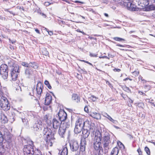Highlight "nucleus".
<instances>
[{
	"mask_svg": "<svg viewBox=\"0 0 155 155\" xmlns=\"http://www.w3.org/2000/svg\"><path fill=\"white\" fill-rule=\"evenodd\" d=\"M117 144L118 146L120 148H123V149L124 148V146L123 144L122 143H121L120 142V141L118 142H117Z\"/></svg>",
	"mask_w": 155,
	"mask_h": 155,
	"instance_id": "obj_35",
	"label": "nucleus"
},
{
	"mask_svg": "<svg viewBox=\"0 0 155 155\" xmlns=\"http://www.w3.org/2000/svg\"><path fill=\"white\" fill-rule=\"evenodd\" d=\"M113 71L115 72H119L120 71V69H119L114 68L113 69Z\"/></svg>",
	"mask_w": 155,
	"mask_h": 155,
	"instance_id": "obj_51",
	"label": "nucleus"
},
{
	"mask_svg": "<svg viewBox=\"0 0 155 155\" xmlns=\"http://www.w3.org/2000/svg\"><path fill=\"white\" fill-rule=\"evenodd\" d=\"M126 45H120V44H117L116 45V46H120L121 47H126Z\"/></svg>",
	"mask_w": 155,
	"mask_h": 155,
	"instance_id": "obj_47",
	"label": "nucleus"
},
{
	"mask_svg": "<svg viewBox=\"0 0 155 155\" xmlns=\"http://www.w3.org/2000/svg\"><path fill=\"white\" fill-rule=\"evenodd\" d=\"M3 141H1L0 140V153H2V151H1V150L2 149H3V146H2V142Z\"/></svg>",
	"mask_w": 155,
	"mask_h": 155,
	"instance_id": "obj_43",
	"label": "nucleus"
},
{
	"mask_svg": "<svg viewBox=\"0 0 155 155\" xmlns=\"http://www.w3.org/2000/svg\"><path fill=\"white\" fill-rule=\"evenodd\" d=\"M123 89L124 91L127 92H131L130 89L128 87L126 86L124 87Z\"/></svg>",
	"mask_w": 155,
	"mask_h": 155,
	"instance_id": "obj_40",
	"label": "nucleus"
},
{
	"mask_svg": "<svg viewBox=\"0 0 155 155\" xmlns=\"http://www.w3.org/2000/svg\"><path fill=\"white\" fill-rule=\"evenodd\" d=\"M9 40L10 41V42H11L12 44H13L14 43H15L16 41H12V40H11V39H9Z\"/></svg>",
	"mask_w": 155,
	"mask_h": 155,
	"instance_id": "obj_61",
	"label": "nucleus"
},
{
	"mask_svg": "<svg viewBox=\"0 0 155 155\" xmlns=\"http://www.w3.org/2000/svg\"><path fill=\"white\" fill-rule=\"evenodd\" d=\"M34 91L33 90H32V92H29L28 94V95L30 96H31V98H32V97L34 96V93L33 92Z\"/></svg>",
	"mask_w": 155,
	"mask_h": 155,
	"instance_id": "obj_45",
	"label": "nucleus"
},
{
	"mask_svg": "<svg viewBox=\"0 0 155 155\" xmlns=\"http://www.w3.org/2000/svg\"><path fill=\"white\" fill-rule=\"evenodd\" d=\"M27 144L24 146L23 148L24 155H33L34 153V144L33 142L30 139L27 141Z\"/></svg>",
	"mask_w": 155,
	"mask_h": 155,
	"instance_id": "obj_3",
	"label": "nucleus"
},
{
	"mask_svg": "<svg viewBox=\"0 0 155 155\" xmlns=\"http://www.w3.org/2000/svg\"><path fill=\"white\" fill-rule=\"evenodd\" d=\"M140 79L143 82V83H146L147 81L146 80H144V79H143L142 77H141L140 78Z\"/></svg>",
	"mask_w": 155,
	"mask_h": 155,
	"instance_id": "obj_54",
	"label": "nucleus"
},
{
	"mask_svg": "<svg viewBox=\"0 0 155 155\" xmlns=\"http://www.w3.org/2000/svg\"><path fill=\"white\" fill-rule=\"evenodd\" d=\"M33 72V70L29 68H26L25 69V74L26 77L28 78L32 76Z\"/></svg>",
	"mask_w": 155,
	"mask_h": 155,
	"instance_id": "obj_13",
	"label": "nucleus"
},
{
	"mask_svg": "<svg viewBox=\"0 0 155 155\" xmlns=\"http://www.w3.org/2000/svg\"><path fill=\"white\" fill-rule=\"evenodd\" d=\"M70 122L69 120H66V122L62 125V127H64L67 130L70 126Z\"/></svg>",
	"mask_w": 155,
	"mask_h": 155,
	"instance_id": "obj_30",
	"label": "nucleus"
},
{
	"mask_svg": "<svg viewBox=\"0 0 155 155\" xmlns=\"http://www.w3.org/2000/svg\"><path fill=\"white\" fill-rule=\"evenodd\" d=\"M18 70L20 72V67L17 64H14L11 68L10 72H14V73H16L17 70Z\"/></svg>",
	"mask_w": 155,
	"mask_h": 155,
	"instance_id": "obj_18",
	"label": "nucleus"
},
{
	"mask_svg": "<svg viewBox=\"0 0 155 155\" xmlns=\"http://www.w3.org/2000/svg\"><path fill=\"white\" fill-rule=\"evenodd\" d=\"M67 130L64 127H62V125L60 126L58 130V134L61 137H64L65 132Z\"/></svg>",
	"mask_w": 155,
	"mask_h": 155,
	"instance_id": "obj_14",
	"label": "nucleus"
},
{
	"mask_svg": "<svg viewBox=\"0 0 155 155\" xmlns=\"http://www.w3.org/2000/svg\"><path fill=\"white\" fill-rule=\"evenodd\" d=\"M22 120L23 123L24 124V125H27L28 124V122L27 119L25 118H21Z\"/></svg>",
	"mask_w": 155,
	"mask_h": 155,
	"instance_id": "obj_38",
	"label": "nucleus"
},
{
	"mask_svg": "<svg viewBox=\"0 0 155 155\" xmlns=\"http://www.w3.org/2000/svg\"><path fill=\"white\" fill-rule=\"evenodd\" d=\"M137 151L138 152L139 155L142 154V152L141 151L140 149V148H139L137 150Z\"/></svg>",
	"mask_w": 155,
	"mask_h": 155,
	"instance_id": "obj_48",
	"label": "nucleus"
},
{
	"mask_svg": "<svg viewBox=\"0 0 155 155\" xmlns=\"http://www.w3.org/2000/svg\"><path fill=\"white\" fill-rule=\"evenodd\" d=\"M103 115L104 117H107L110 121L112 122L113 123L116 124L117 122V121L116 120L113 119L107 113H104Z\"/></svg>",
	"mask_w": 155,
	"mask_h": 155,
	"instance_id": "obj_26",
	"label": "nucleus"
},
{
	"mask_svg": "<svg viewBox=\"0 0 155 155\" xmlns=\"http://www.w3.org/2000/svg\"><path fill=\"white\" fill-rule=\"evenodd\" d=\"M4 139V135L2 132L0 131V140L3 141Z\"/></svg>",
	"mask_w": 155,
	"mask_h": 155,
	"instance_id": "obj_41",
	"label": "nucleus"
},
{
	"mask_svg": "<svg viewBox=\"0 0 155 155\" xmlns=\"http://www.w3.org/2000/svg\"><path fill=\"white\" fill-rule=\"evenodd\" d=\"M35 31L37 33H38V34H39L40 33V32H39V30L37 29H35Z\"/></svg>",
	"mask_w": 155,
	"mask_h": 155,
	"instance_id": "obj_62",
	"label": "nucleus"
},
{
	"mask_svg": "<svg viewBox=\"0 0 155 155\" xmlns=\"http://www.w3.org/2000/svg\"><path fill=\"white\" fill-rule=\"evenodd\" d=\"M102 142L103 143V147L105 150L109 149V144L111 142L110 140V135L107 133H105L104 134L102 138Z\"/></svg>",
	"mask_w": 155,
	"mask_h": 155,
	"instance_id": "obj_6",
	"label": "nucleus"
},
{
	"mask_svg": "<svg viewBox=\"0 0 155 155\" xmlns=\"http://www.w3.org/2000/svg\"><path fill=\"white\" fill-rule=\"evenodd\" d=\"M3 71L5 73H6L7 74H8V69H5L4 70H3Z\"/></svg>",
	"mask_w": 155,
	"mask_h": 155,
	"instance_id": "obj_60",
	"label": "nucleus"
},
{
	"mask_svg": "<svg viewBox=\"0 0 155 155\" xmlns=\"http://www.w3.org/2000/svg\"><path fill=\"white\" fill-rule=\"evenodd\" d=\"M81 146L80 150L82 152L85 151V142L84 141H81Z\"/></svg>",
	"mask_w": 155,
	"mask_h": 155,
	"instance_id": "obj_28",
	"label": "nucleus"
},
{
	"mask_svg": "<svg viewBox=\"0 0 155 155\" xmlns=\"http://www.w3.org/2000/svg\"><path fill=\"white\" fill-rule=\"evenodd\" d=\"M91 116L93 118L97 119H100L101 118L100 114L96 112H93L91 114Z\"/></svg>",
	"mask_w": 155,
	"mask_h": 155,
	"instance_id": "obj_27",
	"label": "nucleus"
},
{
	"mask_svg": "<svg viewBox=\"0 0 155 155\" xmlns=\"http://www.w3.org/2000/svg\"><path fill=\"white\" fill-rule=\"evenodd\" d=\"M91 56L93 57H97V55L95 54H92V53H90V55Z\"/></svg>",
	"mask_w": 155,
	"mask_h": 155,
	"instance_id": "obj_52",
	"label": "nucleus"
},
{
	"mask_svg": "<svg viewBox=\"0 0 155 155\" xmlns=\"http://www.w3.org/2000/svg\"><path fill=\"white\" fill-rule=\"evenodd\" d=\"M68 150L66 146L63 147L62 150H60L59 153V155H67Z\"/></svg>",
	"mask_w": 155,
	"mask_h": 155,
	"instance_id": "obj_20",
	"label": "nucleus"
},
{
	"mask_svg": "<svg viewBox=\"0 0 155 155\" xmlns=\"http://www.w3.org/2000/svg\"><path fill=\"white\" fill-rule=\"evenodd\" d=\"M146 10L147 11L153 10L155 8L153 5H148L145 8Z\"/></svg>",
	"mask_w": 155,
	"mask_h": 155,
	"instance_id": "obj_31",
	"label": "nucleus"
},
{
	"mask_svg": "<svg viewBox=\"0 0 155 155\" xmlns=\"http://www.w3.org/2000/svg\"><path fill=\"white\" fill-rule=\"evenodd\" d=\"M7 98L3 96L0 99V106L2 109L5 111H7L10 108V105Z\"/></svg>",
	"mask_w": 155,
	"mask_h": 155,
	"instance_id": "obj_5",
	"label": "nucleus"
},
{
	"mask_svg": "<svg viewBox=\"0 0 155 155\" xmlns=\"http://www.w3.org/2000/svg\"><path fill=\"white\" fill-rule=\"evenodd\" d=\"M91 100L93 101H95L97 99V98L94 95H92L91 97Z\"/></svg>",
	"mask_w": 155,
	"mask_h": 155,
	"instance_id": "obj_42",
	"label": "nucleus"
},
{
	"mask_svg": "<svg viewBox=\"0 0 155 155\" xmlns=\"http://www.w3.org/2000/svg\"><path fill=\"white\" fill-rule=\"evenodd\" d=\"M42 52L43 55L46 56L48 55L49 54V52L45 49L43 50Z\"/></svg>",
	"mask_w": 155,
	"mask_h": 155,
	"instance_id": "obj_37",
	"label": "nucleus"
},
{
	"mask_svg": "<svg viewBox=\"0 0 155 155\" xmlns=\"http://www.w3.org/2000/svg\"><path fill=\"white\" fill-rule=\"evenodd\" d=\"M139 93H140L141 94L143 95V96H145L146 95V94L144 93H143V92L141 91H139Z\"/></svg>",
	"mask_w": 155,
	"mask_h": 155,
	"instance_id": "obj_59",
	"label": "nucleus"
},
{
	"mask_svg": "<svg viewBox=\"0 0 155 155\" xmlns=\"http://www.w3.org/2000/svg\"><path fill=\"white\" fill-rule=\"evenodd\" d=\"M112 0L114 2H117V3H118L120 5V4L119 3V2H121V0Z\"/></svg>",
	"mask_w": 155,
	"mask_h": 155,
	"instance_id": "obj_55",
	"label": "nucleus"
},
{
	"mask_svg": "<svg viewBox=\"0 0 155 155\" xmlns=\"http://www.w3.org/2000/svg\"><path fill=\"white\" fill-rule=\"evenodd\" d=\"M17 8L19 9H20V10H22L23 11H24V8L23 7H22V6L21 7L20 6H18L17 7Z\"/></svg>",
	"mask_w": 155,
	"mask_h": 155,
	"instance_id": "obj_50",
	"label": "nucleus"
},
{
	"mask_svg": "<svg viewBox=\"0 0 155 155\" xmlns=\"http://www.w3.org/2000/svg\"><path fill=\"white\" fill-rule=\"evenodd\" d=\"M92 143L95 150H99V152L103 153L102 147L101 146V136L100 133L97 135H95Z\"/></svg>",
	"mask_w": 155,
	"mask_h": 155,
	"instance_id": "obj_2",
	"label": "nucleus"
},
{
	"mask_svg": "<svg viewBox=\"0 0 155 155\" xmlns=\"http://www.w3.org/2000/svg\"><path fill=\"white\" fill-rule=\"evenodd\" d=\"M21 64L23 66L27 67V68H29V66H30L29 63H28L26 62H22L21 63Z\"/></svg>",
	"mask_w": 155,
	"mask_h": 155,
	"instance_id": "obj_33",
	"label": "nucleus"
},
{
	"mask_svg": "<svg viewBox=\"0 0 155 155\" xmlns=\"http://www.w3.org/2000/svg\"><path fill=\"white\" fill-rule=\"evenodd\" d=\"M133 73H134V74H136V75H138L139 74V71H134V72H133Z\"/></svg>",
	"mask_w": 155,
	"mask_h": 155,
	"instance_id": "obj_57",
	"label": "nucleus"
},
{
	"mask_svg": "<svg viewBox=\"0 0 155 155\" xmlns=\"http://www.w3.org/2000/svg\"><path fill=\"white\" fill-rule=\"evenodd\" d=\"M72 99L77 103H79L80 101V97L78 96V95L75 94H72Z\"/></svg>",
	"mask_w": 155,
	"mask_h": 155,
	"instance_id": "obj_25",
	"label": "nucleus"
},
{
	"mask_svg": "<svg viewBox=\"0 0 155 155\" xmlns=\"http://www.w3.org/2000/svg\"><path fill=\"white\" fill-rule=\"evenodd\" d=\"M132 1L133 0H124V1L121 0V1L119 2V3L121 6H125L129 3H131Z\"/></svg>",
	"mask_w": 155,
	"mask_h": 155,
	"instance_id": "obj_22",
	"label": "nucleus"
},
{
	"mask_svg": "<svg viewBox=\"0 0 155 155\" xmlns=\"http://www.w3.org/2000/svg\"><path fill=\"white\" fill-rule=\"evenodd\" d=\"M75 2L76 3H83V2H80V1H76Z\"/></svg>",
	"mask_w": 155,
	"mask_h": 155,
	"instance_id": "obj_64",
	"label": "nucleus"
},
{
	"mask_svg": "<svg viewBox=\"0 0 155 155\" xmlns=\"http://www.w3.org/2000/svg\"><path fill=\"white\" fill-rule=\"evenodd\" d=\"M43 88V84L40 82H38L36 86L37 94L38 96H40Z\"/></svg>",
	"mask_w": 155,
	"mask_h": 155,
	"instance_id": "obj_11",
	"label": "nucleus"
},
{
	"mask_svg": "<svg viewBox=\"0 0 155 155\" xmlns=\"http://www.w3.org/2000/svg\"><path fill=\"white\" fill-rule=\"evenodd\" d=\"M10 48L12 50H14V47L11 45H10Z\"/></svg>",
	"mask_w": 155,
	"mask_h": 155,
	"instance_id": "obj_56",
	"label": "nucleus"
},
{
	"mask_svg": "<svg viewBox=\"0 0 155 155\" xmlns=\"http://www.w3.org/2000/svg\"><path fill=\"white\" fill-rule=\"evenodd\" d=\"M11 138V135H7V136L5 137V139L8 142H10Z\"/></svg>",
	"mask_w": 155,
	"mask_h": 155,
	"instance_id": "obj_34",
	"label": "nucleus"
},
{
	"mask_svg": "<svg viewBox=\"0 0 155 155\" xmlns=\"http://www.w3.org/2000/svg\"><path fill=\"white\" fill-rule=\"evenodd\" d=\"M101 58H106L107 59H109V57H108L106 56H103V57H101Z\"/></svg>",
	"mask_w": 155,
	"mask_h": 155,
	"instance_id": "obj_63",
	"label": "nucleus"
},
{
	"mask_svg": "<svg viewBox=\"0 0 155 155\" xmlns=\"http://www.w3.org/2000/svg\"><path fill=\"white\" fill-rule=\"evenodd\" d=\"M144 150L148 155H150V151L149 148L148 147H146L145 148Z\"/></svg>",
	"mask_w": 155,
	"mask_h": 155,
	"instance_id": "obj_39",
	"label": "nucleus"
},
{
	"mask_svg": "<svg viewBox=\"0 0 155 155\" xmlns=\"http://www.w3.org/2000/svg\"><path fill=\"white\" fill-rule=\"evenodd\" d=\"M70 145L71 149L73 151H76L78 149L79 144L76 141H71L70 143Z\"/></svg>",
	"mask_w": 155,
	"mask_h": 155,
	"instance_id": "obj_10",
	"label": "nucleus"
},
{
	"mask_svg": "<svg viewBox=\"0 0 155 155\" xmlns=\"http://www.w3.org/2000/svg\"><path fill=\"white\" fill-rule=\"evenodd\" d=\"M42 128V123L40 120H38L33 125V128L34 131H39Z\"/></svg>",
	"mask_w": 155,
	"mask_h": 155,
	"instance_id": "obj_7",
	"label": "nucleus"
},
{
	"mask_svg": "<svg viewBox=\"0 0 155 155\" xmlns=\"http://www.w3.org/2000/svg\"><path fill=\"white\" fill-rule=\"evenodd\" d=\"M52 98L51 95L48 93H47L46 94V97L45 100V104L46 105H48L51 104L52 102Z\"/></svg>",
	"mask_w": 155,
	"mask_h": 155,
	"instance_id": "obj_12",
	"label": "nucleus"
},
{
	"mask_svg": "<svg viewBox=\"0 0 155 155\" xmlns=\"http://www.w3.org/2000/svg\"><path fill=\"white\" fill-rule=\"evenodd\" d=\"M125 6L127 7V9L130 11H136L137 10V8L136 7V5L132 3H129Z\"/></svg>",
	"mask_w": 155,
	"mask_h": 155,
	"instance_id": "obj_16",
	"label": "nucleus"
},
{
	"mask_svg": "<svg viewBox=\"0 0 155 155\" xmlns=\"http://www.w3.org/2000/svg\"><path fill=\"white\" fill-rule=\"evenodd\" d=\"M81 70L83 71V72L84 73H87V72L86 71H85V70L84 69V68H83V69H81Z\"/></svg>",
	"mask_w": 155,
	"mask_h": 155,
	"instance_id": "obj_58",
	"label": "nucleus"
},
{
	"mask_svg": "<svg viewBox=\"0 0 155 155\" xmlns=\"http://www.w3.org/2000/svg\"><path fill=\"white\" fill-rule=\"evenodd\" d=\"M52 124L53 128L55 129H57L60 127V126H61L60 122L55 118L53 119L52 120Z\"/></svg>",
	"mask_w": 155,
	"mask_h": 155,
	"instance_id": "obj_17",
	"label": "nucleus"
},
{
	"mask_svg": "<svg viewBox=\"0 0 155 155\" xmlns=\"http://www.w3.org/2000/svg\"><path fill=\"white\" fill-rule=\"evenodd\" d=\"M119 149L117 147H114L112 150L110 155H117L119 152Z\"/></svg>",
	"mask_w": 155,
	"mask_h": 155,
	"instance_id": "obj_24",
	"label": "nucleus"
},
{
	"mask_svg": "<svg viewBox=\"0 0 155 155\" xmlns=\"http://www.w3.org/2000/svg\"><path fill=\"white\" fill-rule=\"evenodd\" d=\"M5 69H8L7 66L5 64H2L0 67V74L4 79H7L8 76V74L4 72L3 70Z\"/></svg>",
	"mask_w": 155,
	"mask_h": 155,
	"instance_id": "obj_8",
	"label": "nucleus"
},
{
	"mask_svg": "<svg viewBox=\"0 0 155 155\" xmlns=\"http://www.w3.org/2000/svg\"><path fill=\"white\" fill-rule=\"evenodd\" d=\"M113 38L114 40L117 41H124V39L119 37H115Z\"/></svg>",
	"mask_w": 155,
	"mask_h": 155,
	"instance_id": "obj_36",
	"label": "nucleus"
},
{
	"mask_svg": "<svg viewBox=\"0 0 155 155\" xmlns=\"http://www.w3.org/2000/svg\"><path fill=\"white\" fill-rule=\"evenodd\" d=\"M137 106L139 107L143 108L144 104L142 103H140L138 104Z\"/></svg>",
	"mask_w": 155,
	"mask_h": 155,
	"instance_id": "obj_44",
	"label": "nucleus"
},
{
	"mask_svg": "<svg viewBox=\"0 0 155 155\" xmlns=\"http://www.w3.org/2000/svg\"><path fill=\"white\" fill-rule=\"evenodd\" d=\"M85 122L82 119L79 118L76 121L74 132L76 134L81 132L82 129L84 128Z\"/></svg>",
	"mask_w": 155,
	"mask_h": 155,
	"instance_id": "obj_4",
	"label": "nucleus"
},
{
	"mask_svg": "<svg viewBox=\"0 0 155 155\" xmlns=\"http://www.w3.org/2000/svg\"><path fill=\"white\" fill-rule=\"evenodd\" d=\"M58 115L60 121H63L66 120L67 114L64 110H60L58 113Z\"/></svg>",
	"mask_w": 155,
	"mask_h": 155,
	"instance_id": "obj_9",
	"label": "nucleus"
},
{
	"mask_svg": "<svg viewBox=\"0 0 155 155\" xmlns=\"http://www.w3.org/2000/svg\"><path fill=\"white\" fill-rule=\"evenodd\" d=\"M50 4V3L48 2H45L44 4L46 6H49Z\"/></svg>",
	"mask_w": 155,
	"mask_h": 155,
	"instance_id": "obj_53",
	"label": "nucleus"
},
{
	"mask_svg": "<svg viewBox=\"0 0 155 155\" xmlns=\"http://www.w3.org/2000/svg\"><path fill=\"white\" fill-rule=\"evenodd\" d=\"M44 83L49 89H51V87L48 81L45 80V81Z\"/></svg>",
	"mask_w": 155,
	"mask_h": 155,
	"instance_id": "obj_32",
	"label": "nucleus"
},
{
	"mask_svg": "<svg viewBox=\"0 0 155 155\" xmlns=\"http://www.w3.org/2000/svg\"><path fill=\"white\" fill-rule=\"evenodd\" d=\"M29 64H30V66H29V68L30 67H32L34 69H36L38 68V65L36 62H30Z\"/></svg>",
	"mask_w": 155,
	"mask_h": 155,
	"instance_id": "obj_29",
	"label": "nucleus"
},
{
	"mask_svg": "<svg viewBox=\"0 0 155 155\" xmlns=\"http://www.w3.org/2000/svg\"><path fill=\"white\" fill-rule=\"evenodd\" d=\"M90 133V132L89 130L83 128V130H82V134L83 137L84 138H87L89 135Z\"/></svg>",
	"mask_w": 155,
	"mask_h": 155,
	"instance_id": "obj_23",
	"label": "nucleus"
},
{
	"mask_svg": "<svg viewBox=\"0 0 155 155\" xmlns=\"http://www.w3.org/2000/svg\"><path fill=\"white\" fill-rule=\"evenodd\" d=\"M139 5L141 7L145 8L149 5V0H140L139 2Z\"/></svg>",
	"mask_w": 155,
	"mask_h": 155,
	"instance_id": "obj_15",
	"label": "nucleus"
},
{
	"mask_svg": "<svg viewBox=\"0 0 155 155\" xmlns=\"http://www.w3.org/2000/svg\"><path fill=\"white\" fill-rule=\"evenodd\" d=\"M43 133L46 144L48 146L51 147L55 139L54 137L51 130L48 128H45Z\"/></svg>",
	"mask_w": 155,
	"mask_h": 155,
	"instance_id": "obj_1",
	"label": "nucleus"
},
{
	"mask_svg": "<svg viewBox=\"0 0 155 155\" xmlns=\"http://www.w3.org/2000/svg\"><path fill=\"white\" fill-rule=\"evenodd\" d=\"M17 71L16 73H14L13 72H10L12 80L14 81H15L17 80L19 73V71H18V70Z\"/></svg>",
	"mask_w": 155,
	"mask_h": 155,
	"instance_id": "obj_19",
	"label": "nucleus"
},
{
	"mask_svg": "<svg viewBox=\"0 0 155 155\" xmlns=\"http://www.w3.org/2000/svg\"><path fill=\"white\" fill-rule=\"evenodd\" d=\"M45 29L48 32L49 35H53V33L51 31H48V30L46 28H45Z\"/></svg>",
	"mask_w": 155,
	"mask_h": 155,
	"instance_id": "obj_46",
	"label": "nucleus"
},
{
	"mask_svg": "<svg viewBox=\"0 0 155 155\" xmlns=\"http://www.w3.org/2000/svg\"><path fill=\"white\" fill-rule=\"evenodd\" d=\"M1 122L3 124L6 123L8 122V119L6 116L3 114L1 115Z\"/></svg>",
	"mask_w": 155,
	"mask_h": 155,
	"instance_id": "obj_21",
	"label": "nucleus"
},
{
	"mask_svg": "<svg viewBox=\"0 0 155 155\" xmlns=\"http://www.w3.org/2000/svg\"><path fill=\"white\" fill-rule=\"evenodd\" d=\"M84 110L86 112H88L89 111V110L87 106H85L84 108Z\"/></svg>",
	"mask_w": 155,
	"mask_h": 155,
	"instance_id": "obj_49",
	"label": "nucleus"
}]
</instances>
